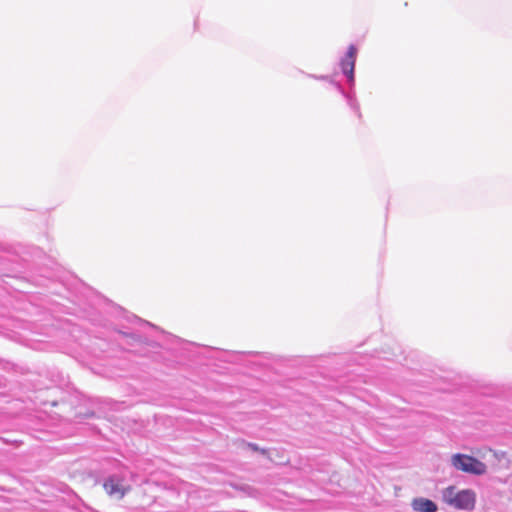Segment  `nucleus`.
<instances>
[{"label":"nucleus","instance_id":"nucleus-1","mask_svg":"<svg viewBox=\"0 0 512 512\" xmlns=\"http://www.w3.org/2000/svg\"><path fill=\"white\" fill-rule=\"evenodd\" d=\"M357 56V48L354 45H350L344 57L340 60V67L342 73L346 76L348 83L350 85L351 91L345 92L340 83L334 82L330 80V82L336 87V89L343 95L346 99L348 106L357 114V116L361 117L360 106L355 97V92L353 91L355 85V77H354V69L355 62Z\"/></svg>","mask_w":512,"mask_h":512},{"label":"nucleus","instance_id":"nucleus-2","mask_svg":"<svg viewBox=\"0 0 512 512\" xmlns=\"http://www.w3.org/2000/svg\"><path fill=\"white\" fill-rule=\"evenodd\" d=\"M452 465L457 469L473 475H483L487 471L486 465L478 459L465 455L455 454L452 457Z\"/></svg>","mask_w":512,"mask_h":512},{"label":"nucleus","instance_id":"nucleus-3","mask_svg":"<svg viewBox=\"0 0 512 512\" xmlns=\"http://www.w3.org/2000/svg\"><path fill=\"white\" fill-rule=\"evenodd\" d=\"M453 494V488L450 487L447 489V493L445 497L447 498V502L454 506L457 509L462 510H473L476 501L475 492L470 489H465Z\"/></svg>","mask_w":512,"mask_h":512},{"label":"nucleus","instance_id":"nucleus-4","mask_svg":"<svg viewBox=\"0 0 512 512\" xmlns=\"http://www.w3.org/2000/svg\"><path fill=\"white\" fill-rule=\"evenodd\" d=\"M103 487L109 495L115 496L118 499H121L125 494L124 488L120 480L117 479L116 477H109L104 482Z\"/></svg>","mask_w":512,"mask_h":512},{"label":"nucleus","instance_id":"nucleus-5","mask_svg":"<svg viewBox=\"0 0 512 512\" xmlns=\"http://www.w3.org/2000/svg\"><path fill=\"white\" fill-rule=\"evenodd\" d=\"M411 506L416 512H436L438 509L435 502L423 497L413 499Z\"/></svg>","mask_w":512,"mask_h":512},{"label":"nucleus","instance_id":"nucleus-6","mask_svg":"<svg viewBox=\"0 0 512 512\" xmlns=\"http://www.w3.org/2000/svg\"><path fill=\"white\" fill-rule=\"evenodd\" d=\"M122 335L124 336H127V337H131L133 340L135 341H138L140 342L141 341V337L140 335L136 334V333H126V332H120Z\"/></svg>","mask_w":512,"mask_h":512},{"label":"nucleus","instance_id":"nucleus-7","mask_svg":"<svg viewBox=\"0 0 512 512\" xmlns=\"http://www.w3.org/2000/svg\"><path fill=\"white\" fill-rule=\"evenodd\" d=\"M246 446L252 449L253 451H261L263 454L265 453V450L260 449L259 446L255 443H246Z\"/></svg>","mask_w":512,"mask_h":512},{"label":"nucleus","instance_id":"nucleus-8","mask_svg":"<svg viewBox=\"0 0 512 512\" xmlns=\"http://www.w3.org/2000/svg\"><path fill=\"white\" fill-rule=\"evenodd\" d=\"M312 77L316 78V79H320V80H328L327 76H320V77L312 76Z\"/></svg>","mask_w":512,"mask_h":512}]
</instances>
